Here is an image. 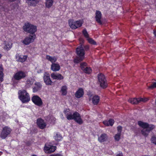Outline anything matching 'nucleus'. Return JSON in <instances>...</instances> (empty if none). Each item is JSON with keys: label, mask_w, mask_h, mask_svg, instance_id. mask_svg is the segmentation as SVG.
<instances>
[{"label": "nucleus", "mask_w": 156, "mask_h": 156, "mask_svg": "<svg viewBox=\"0 0 156 156\" xmlns=\"http://www.w3.org/2000/svg\"><path fill=\"white\" fill-rule=\"evenodd\" d=\"M66 118L69 120L74 119V121L79 124H81L83 123L80 114L77 112H75L73 113L72 112L69 108L66 109L64 110Z\"/></svg>", "instance_id": "nucleus-1"}, {"label": "nucleus", "mask_w": 156, "mask_h": 156, "mask_svg": "<svg viewBox=\"0 0 156 156\" xmlns=\"http://www.w3.org/2000/svg\"><path fill=\"white\" fill-rule=\"evenodd\" d=\"M18 97L23 103H26L30 100L29 94L25 90H20L18 92Z\"/></svg>", "instance_id": "nucleus-2"}, {"label": "nucleus", "mask_w": 156, "mask_h": 156, "mask_svg": "<svg viewBox=\"0 0 156 156\" xmlns=\"http://www.w3.org/2000/svg\"><path fill=\"white\" fill-rule=\"evenodd\" d=\"M76 52L78 57L74 59V62L75 63H78L82 61L84 58V51L82 45L79 46L76 48Z\"/></svg>", "instance_id": "nucleus-3"}, {"label": "nucleus", "mask_w": 156, "mask_h": 156, "mask_svg": "<svg viewBox=\"0 0 156 156\" xmlns=\"http://www.w3.org/2000/svg\"><path fill=\"white\" fill-rule=\"evenodd\" d=\"M23 30L31 35L35 34L37 31V28L36 26L31 24L29 23H25L23 27Z\"/></svg>", "instance_id": "nucleus-4"}, {"label": "nucleus", "mask_w": 156, "mask_h": 156, "mask_svg": "<svg viewBox=\"0 0 156 156\" xmlns=\"http://www.w3.org/2000/svg\"><path fill=\"white\" fill-rule=\"evenodd\" d=\"M68 23L70 27L72 29H75L81 27L83 22L81 20L74 21L73 20L70 19L69 20Z\"/></svg>", "instance_id": "nucleus-5"}, {"label": "nucleus", "mask_w": 156, "mask_h": 156, "mask_svg": "<svg viewBox=\"0 0 156 156\" xmlns=\"http://www.w3.org/2000/svg\"><path fill=\"white\" fill-rule=\"evenodd\" d=\"M98 83L100 86L103 88L107 87V83L105 76L102 74H100L98 76Z\"/></svg>", "instance_id": "nucleus-6"}, {"label": "nucleus", "mask_w": 156, "mask_h": 156, "mask_svg": "<svg viewBox=\"0 0 156 156\" xmlns=\"http://www.w3.org/2000/svg\"><path fill=\"white\" fill-rule=\"evenodd\" d=\"M36 38V36L35 34H30L29 36H26L23 40L21 41V42L24 45H28L33 42Z\"/></svg>", "instance_id": "nucleus-7"}, {"label": "nucleus", "mask_w": 156, "mask_h": 156, "mask_svg": "<svg viewBox=\"0 0 156 156\" xmlns=\"http://www.w3.org/2000/svg\"><path fill=\"white\" fill-rule=\"evenodd\" d=\"M11 129L8 126L4 127L1 133L0 137L2 139H5L10 133Z\"/></svg>", "instance_id": "nucleus-8"}, {"label": "nucleus", "mask_w": 156, "mask_h": 156, "mask_svg": "<svg viewBox=\"0 0 156 156\" xmlns=\"http://www.w3.org/2000/svg\"><path fill=\"white\" fill-rule=\"evenodd\" d=\"M56 149L55 146L51 145L49 143H46L45 144L44 147V151L47 153H51L54 152Z\"/></svg>", "instance_id": "nucleus-9"}, {"label": "nucleus", "mask_w": 156, "mask_h": 156, "mask_svg": "<svg viewBox=\"0 0 156 156\" xmlns=\"http://www.w3.org/2000/svg\"><path fill=\"white\" fill-rule=\"evenodd\" d=\"M148 99L147 98H130L129 100V102L132 104H137L141 102H145L147 101Z\"/></svg>", "instance_id": "nucleus-10"}, {"label": "nucleus", "mask_w": 156, "mask_h": 156, "mask_svg": "<svg viewBox=\"0 0 156 156\" xmlns=\"http://www.w3.org/2000/svg\"><path fill=\"white\" fill-rule=\"evenodd\" d=\"M26 76L25 73L22 71H19L14 74L13 78L15 80H19L25 77Z\"/></svg>", "instance_id": "nucleus-11"}, {"label": "nucleus", "mask_w": 156, "mask_h": 156, "mask_svg": "<svg viewBox=\"0 0 156 156\" xmlns=\"http://www.w3.org/2000/svg\"><path fill=\"white\" fill-rule=\"evenodd\" d=\"M32 101L36 105L41 106L43 104V102L41 99L38 96L35 95L33 96L32 98Z\"/></svg>", "instance_id": "nucleus-12"}, {"label": "nucleus", "mask_w": 156, "mask_h": 156, "mask_svg": "<svg viewBox=\"0 0 156 156\" xmlns=\"http://www.w3.org/2000/svg\"><path fill=\"white\" fill-rule=\"evenodd\" d=\"M43 79L44 82L47 85H51L52 84V81L50 78V75L48 73L46 72L44 74Z\"/></svg>", "instance_id": "nucleus-13"}, {"label": "nucleus", "mask_w": 156, "mask_h": 156, "mask_svg": "<svg viewBox=\"0 0 156 156\" xmlns=\"http://www.w3.org/2000/svg\"><path fill=\"white\" fill-rule=\"evenodd\" d=\"M154 126L152 124H148L147 126L146 129H143L142 130V134L145 136L148 135L149 132L154 129Z\"/></svg>", "instance_id": "nucleus-14"}, {"label": "nucleus", "mask_w": 156, "mask_h": 156, "mask_svg": "<svg viewBox=\"0 0 156 156\" xmlns=\"http://www.w3.org/2000/svg\"><path fill=\"white\" fill-rule=\"evenodd\" d=\"M3 48L4 50L8 51L12 47V43L9 40L4 41L3 44Z\"/></svg>", "instance_id": "nucleus-15"}, {"label": "nucleus", "mask_w": 156, "mask_h": 156, "mask_svg": "<svg viewBox=\"0 0 156 156\" xmlns=\"http://www.w3.org/2000/svg\"><path fill=\"white\" fill-rule=\"evenodd\" d=\"M87 64L86 63H83L81 64L80 67L82 69L85 73L89 74L92 71L90 68L87 67Z\"/></svg>", "instance_id": "nucleus-16"}, {"label": "nucleus", "mask_w": 156, "mask_h": 156, "mask_svg": "<svg viewBox=\"0 0 156 156\" xmlns=\"http://www.w3.org/2000/svg\"><path fill=\"white\" fill-rule=\"evenodd\" d=\"M88 95L89 97V100H91L93 103L94 105H96L98 103L100 100V98L98 96L95 95L91 97L92 95L91 94H88Z\"/></svg>", "instance_id": "nucleus-17"}, {"label": "nucleus", "mask_w": 156, "mask_h": 156, "mask_svg": "<svg viewBox=\"0 0 156 156\" xmlns=\"http://www.w3.org/2000/svg\"><path fill=\"white\" fill-rule=\"evenodd\" d=\"M42 87V85L39 82H36L34 83V85L33 88V91L34 93L40 90Z\"/></svg>", "instance_id": "nucleus-18"}, {"label": "nucleus", "mask_w": 156, "mask_h": 156, "mask_svg": "<svg viewBox=\"0 0 156 156\" xmlns=\"http://www.w3.org/2000/svg\"><path fill=\"white\" fill-rule=\"evenodd\" d=\"M51 77L54 80H61L63 79V77L61 74L53 73L51 75Z\"/></svg>", "instance_id": "nucleus-19"}, {"label": "nucleus", "mask_w": 156, "mask_h": 156, "mask_svg": "<svg viewBox=\"0 0 156 156\" xmlns=\"http://www.w3.org/2000/svg\"><path fill=\"white\" fill-rule=\"evenodd\" d=\"M37 124L41 129H43L45 127L46 124L44 120L41 119H38L37 120Z\"/></svg>", "instance_id": "nucleus-20"}, {"label": "nucleus", "mask_w": 156, "mask_h": 156, "mask_svg": "<svg viewBox=\"0 0 156 156\" xmlns=\"http://www.w3.org/2000/svg\"><path fill=\"white\" fill-rule=\"evenodd\" d=\"M108 138L107 135L105 133H102L98 136V140L99 142L102 143L106 141Z\"/></svg>", "instance_id": "nucleus-21"}, {"label": "nucleus", "mask_w": 156, "mask_h": 156, "mask_svg": "<svg viewBox=\"0 0 156 156\" xmlns=\"http://www.w3.org/2000/svg\"><path fill=\"white\" fill-rule=\"evenodd\" d=\"M16 57L17 61L21 62H23L26 60L27 56V55H23L19 54H17L16 55Z\"/></svg>", "instance_id": "nucleus-22"}, {"label": "nucleus", "mask_w": 156, "mask_h": 156, "mask_svg": "<svg viewBox=\"0 0 156 156\" xmlns=\"http://www.w3.org/2000/svg\"><path fill=\"white\" fill-rule=\"evenodd\" d=\"M34 79L31 78L28 79L25 83V87L26 88H29L34 83Z\"/></svg>", "instance_id": "nucleus-23"}, {"label": "nucleus", "mask_w": 156, "mask_h": 156, "mask_svg": "<svg viewBox=\"0 0 156 156\" xmlns=\"http://www.w3.org/2000/svg\"><path fill=\"white\" fill-rule=\"evenodd\" d=\"M84 94V91L82 88H79L76 92L75 96L77 98L82 97Z\"/></svg>", "instance_id": "nucleus-24"}, {"label": "nucleus", "mask_w": 156, "mask_h": 156, "mask_svg": "<svg viewBox=\"0 0 156 156\" xmlns=\"http://www.w3.org/2000/svg\"><path fill=\"white\" fill-rule=\"evenodd\" d=\"M51 69L54 72H56L60 69V66L58 63H54L51 64Z\"/></svg>", "instance_id": "nucleus-25"}, {"label": "nucleus", "mask_w": 156, "mask_h": 156, "mask_svg": "<svg viewBox=\"0 0 156 156\" xmlns=\"http://www.w3.org/2000/svg\"><path fill=\"white\" fill-rule=\"evenodd\" d=\"M53 138L55 140L57 141H60L62 139V136L58 132H55L54 133Z\"/></svg>", "instance_id": "nucleus-26"}, {"label": "nucleus", "mask_w": 156, "mask_h": 156, "mask_svg": "<svg viewBox=\"0 0 156 156\" xmlns=\"http://www.w3.org/2000/svg\"><path fill=\"white\" fill-rule=\"evenodd\" d=\"M95 18L96 21L99 23L101 24V12L99 11H96V12Z\"/></svg>", "instance_id": "nucleus-27"}, {"label": "nucleus", "mask_w": 156, "mask_h": 156, "mask_svg": "<svg viewBox=\"0 0 156 156\" xmlns=\"http://www.w3.org/2000/svg\"><path fill=\"white\" fill-rule=\"evenodd\" d=\"M46 58L48 61L51 62L52 64L55 63L57 60V58L55 57L51 56L49 55L46 56Z\"/></svg>", "instance_id": "nucleus-28"}, {"label": "nucleus", "mask_w": 156, "mask_h": 156, "mask_svg": "<svg viewBox=\"0 0 156 156\" xmlns=\"http://www.w3.org/2000/svg\"><path fill=\"white\" fill-rule=\"evenodd\" d=\"M103 123L106 126H112L114 123V121L113 119H110L108 121L105 120L103 121Z\"/></svg>", "instance_id": "nucleus-29"}, {"label": "nucleus", "mask_w": 156, "mask_h": 156, "mask_svg": "<svg viewBox=\"0 0 156 156\" xmlns=\"http://www.w3.org/2000/svg\"><path fill=\"white\" fill-rule=\"evenodd\" d=\"M39 0H27V2L30 5L35 6L38 2Z\"/></svg>", "instance_id": "nucleus-30"}, {"label": "nucleus", "mask_w": 156, "mask_h": 156, "mask_svg": "<svg viewBox=\"0 0 156 156\" xmlns=\"http://www.w3.org/2000/svg\"><path fill=\"white\" fill-rule=\"evenodd\" d=\"M138 124L139 126L143 128V129H146L147 126H148V123L141 121H139L138 122Z\"/></svg>", "instance_id": "nucleus-31"}, {"label": "nucleus", "mask_w": 156, "mask_h": 156, "mask_svg": "<svg viewBox=\"0 0 156 156\" xmlns=\"http://www.w3.org/2000/svg\"><path fill=\"white\" fill-rule=\"evenodd\" d=\"M67 87L66 86H62L61 88V92L62 94L63 95H65L67 94Z\"/></svg>", "instance_id": "nucleus-32"}, {"label": "nucleus", "mask_w": 156, "mask_h": 156, "mask_svg": "<svg viewBox=\"0 0 156 156\" xmlns=\"http://www.w3.org/2000/svg\"><path fill=\"white\" fill-rule=\"evenodd\" d=\"M46 6L47 7L49 8L52 5L53 3V0H46Z\"/></svg>", "instance_id": "nucleus-33"}, {"label": "nucleus", "mask_w": 156, "mask_h": 156, "mask_svg": "<svg viewBox=\"0 0 156 156\" xmlns=\"http://www.w3.org/2000/svg\"><path fill=\"white\" fill-rule=\"evenodd\" d=\"M89 43L94 45L96 44V42L92 38H90L89 37L87 38Z\"/></svg>", "instance_id": "nucleus-34"}, {"label": "nucleus", "mask_w": 156, "mask_h": 156, "mask_svg": "<svg viewBox=\"0 0 156 156\" xmlns=\"http://www.w3.org/2000/svg\"><path fill=\"white\" fill-rule=\"evenodd\" d=\"M121 134L117 133L114 136L115 140L116 141H119L120 138Z\"/></svg>", "instance_id": "nucleus-35"}, {"label": "nucleus", "mask_w": 156, "mask_h": 156, "mask_svg": "<svg viewBox=\"0 0 156 156\" xmlns=\"http://www.w3.org/2000/svg\"><path fill=\"white\" fill-rule=\"evenodd\" d=\"M156 88V82H153L151 86L148 87V89H153Z\"/></svg>", "instance_id": "nucleus-36"}, {"label": "nucleus", "mask_w": 156, "mask_h": 156, "mask_svg": "<svg viewBox=\"0 0 156 156\" xmlns=\"http://www.w3.org/2000/svg\"><path fill=\"white\" fill-rule=\"evenodd\" d=\"M151 142L156 144V135L153 136L151 138Z\"/></svg>", "instance_id": "nucleus-37"}, {"label": "nucleus", "mask_w": 156, "mask_h": 156, "mask_svg": "<svg viewBox=\"0 0 156 156\" xmlns=\"http://www.w3.org/2000/svg\"><path fill=\"white\" fill-rule=\"evenodd\" d=\"M83 34L84 37L86 38H87L88 37H89V35L88 34L86 30V29H84L83 30Z\"/></svg>", "instance_id": "nucleus-38"}, {"label": "nucleus", "mask_w": 156, "mask_h": 156, "mask_svg": "<svg viewBox=\"0 0 156 156\" xmlns=\"http://www.w3.org/2000/svg\"><path fill=\"white\" fill-rule=\"evenodd\" d=\"M3 69L2 67V65H0V77L3 78Z\"/></svg>", "instance_id": "nucleus-39"}, {"label": "nucleus", "mask_w": 156, "mask_h": 156, "mask_svg": "<svg viewBox=\"0 0 156 156\" xmlns=\"http://www.w3.org/2000/svg\"><path fill=\"white\" fill-rule=\"evenodd\" d=\"M117 130L118 132V133L121 134L122 130V127L120 126H118L117 127Z\"/></svg>", "instance_id": "nucleus-40"}, {"label": "nucleus", "mask_w": 156, "mask_h": 156, "mask_svg": "<svg viewBox=\"0 0 156 156\" xmlns=\"http://www.w3.org/2000/svg\"><path fill=\"white\" fill-rule=\"evenodd\" d=\"M55 120V119L54 117L52 116L50 117V119H49L48 121L50 122H53Z\"/></svg>", "instance_id": "nucleus-41"}, {"label": "nucleus", "mask_w": 156, "mask_h": 156, "mask_svg": "<svg viewBox=\"0 0 156 156\" xmlns=\"http://www.w3.org/2000/svg\"><path fill=\"white\" fill-rule=\"evenodd\" d=\"M49 156H63L61 154H52V155H50Z\"/></svg>", "instance_id": "nucleus-42"}, {"label": "nucleus", "mask_w": 156, "mask_h": 156, "mask_svg": "<svg viewBox=\"0 0 156 156\" xmlns=\"http://www.w3.org/2000/svg\"><path fill=\"white\" fill-rule=\"evenodd\" d=\"M116 156H123L121 152H119L116 155Z\"/></svg>", "instance_id": "nucleus-43"}, {"label": "nucleus", "mask_w": 156, "mask_h": 156, "mask_svg": "<svg viewBox=\"0 0 156 156\" xmlns=\"http://www.w3.org/2000/svg\"><path fill=\"white\" fill-rule=\"evenodd\" d=\"M80 43H83L84 41V40L82 38H80L79 39Z\"/></svg>", "instance_id": "nucleus-44"}, {"label": "nucleus", "mask_w": 156, "mask_h": 156, "mask_svg": "<svg viewBox=\"0 0 156 156\" xmlns=\"http://www.w3.org/2000/svg\"><path fill=\"white\" fill-rule=\"evenodd\" d=\"M154 36L156 37V30L154 31Z\"/></svg>", "instance_id": "nucleus-45"}, {"label": "nucleus", "mask_w": 156, "mask_h": 156, "mask_svg": "<svg viewBox=\"0 0 156 156\" xmlns=\"http://www.w3.org/2000/svg\"><path fill=\"white\" fill-rule=\"evenodd\" d=\"M1 56H2V55H1V54H0V58H1Z\"/></svg>", "instance_id": "nucleus-46"}, {"label": "nucleus", "mask_w": 156, "mask_h": 156, "mask_svg": "<svg viewBox=\"0 0 156 156\" xmlns=\"http://www.w3.org/2000/svg\"><path fill=\"white\" fill-rule=\"evenodd\" d=\"M33 156H37L34 155H33Z\"/></svg>", "instance_id": "nucleus-47"}]
</instances>
